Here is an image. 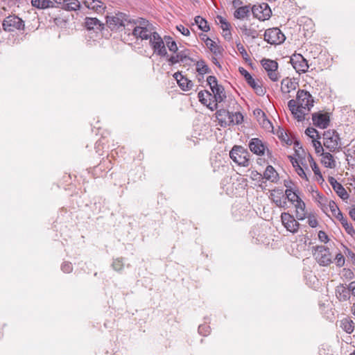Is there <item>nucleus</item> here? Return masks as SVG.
I'll list each match as a JSON object with an SVG mask.
<instances>
[{"label":"nucleus","instance_id":"60","mask_svg":"<svg viewBox=\"0 0 355 355\" xmlns=\"http://www.w3.org/2000/svg\"><path fill=\"white\" fill-rule=\"evenodd\" d=\"M316 193V200L320 203L321 206V209L323 210L324 212H326V211L328 209V207L327 205H323L320 200H322L323 196L322 194H320L318 191H315Z\"/></svg>","mask_w":355,"mask_h":355},{"label":"nucleus","instance_id":"24","mask_svg":"<svg viewBox=\"0 0 355 355\" xmlns=\"http://www.w3.org/2000/svg\"><path fill=\"white\" fill-rule=\"evenodd\" d=\"M294 206L296 209L297 219L299 220H304L306 217V205L304 202L300 198L294 204Z\"/></svg>","mask_w":355,"mask_h":355},{"label":"nucleus","instance_id":"44","mask_svg":"<svg viewBox=\"0 0 355 355\" xmlns=\"http://www.w3.org/2000/svg\"><path fill=\"white\" fill-rule=\"evenodd\" d=\"M217 114L218 116H220L221 118L220 121H221V125L223 126V123H225V121H226V119L229 120L231 112H229L228 110L223 109V110H220L217 111Z\"/></svg>","mask_w":355,"mask_h":355},{"label":"nucleus","instance_id":"21","mask_svg":"<svg viewBox=\"0 0 355 355\" xmlns=\"http://www.w3.org/2000/svg\"><path fill=\"white\" fill-rule=\"evenodd\" d=\"M336 296L340 302H345L350 298L349 284L345 287L344 284H340L335 289Z\"/></svg>","mask_w":355,"mask_h":355},{"label":"nucleus","instance_id":"61","mask_svg":"<svg viewBox=\"0 0 355 355\" xmlns=\"http://www.w3.org/2000/svg\"><path fill=\"white\" fill-rule=\"evenodd\" d=\"M318 239L320 241L324 242L325 243L329 241L328 236L324 231L322 230H320L318 232Z\"/></svg>","mask_w":355,"mask_h":355},{"label":"nucleus","instance_id":"10","mask_svg":"<svg viewBox=\"0 0 355 355\" xmlns=\"http://www.w3.org/2000/svg\"><path fill=\"white\" fill-rule=\"evenodd\" d=\"M315 252L313 254L317 262L323 266L329 265L332 261L330 257V252L328 248L323 245L315 247Z\"/></svg>","mask_w":355,"mask_h":355},{"label":"nucleus","instance_id":"13","mask_svg":"<svg viewBox=\"0 0 355 355\" xmlns=\"http://www.w3.org/2000/svg\"><path fill=\"white\" fill-rule=\"evenodd\" d=\"M249 148L254 154L257 155H264L265 150H267V155L268 157L271 156V151L267 148L263 141L259 138H252L250 139L249 142Z\"/></svg>","mask_w":355,"mask_h":355},{"label":"nucleus","instance_id":"28","mask_svg":"<svg viewBox=\"0 0 355 355\" xmlns=\"http://www.w3.org/2000/svg\"><path fill=\"white\" fill-rule=\"evenodd\" d=\"M196 71L199 73V75H202V79L204 78L203 77L204 74L211 73V69L208 67V65L206 64V62L203 60H200L197 61L196 63Z\"/></svg>","mask_w":355,"mask_h":355},{"label":"nucleus","instance_id":"23","mask_svg":"<svg viewBox=\"0 0 355 355\" xmlns=\"http://www.w3.org/2000/svg\"><path fill=\"white\" fill-rule=\"evenodd\" d=\"M263 178L271 182H277L279 175L273 166L268 165L263 173Z\"/></svg>","mask_w":355,"mask_h":355},{"label":"nucleus","instance_id":"33","mask_svg":"<svg viewBox=\"0 0 355 355\" xmlns=\"http://www.w3.org/2000/svg\"><path fill=\"white\" fill-rule=\"evenodd\" d=\"M239 29L246 37H250L252 39H255L259 36V33L254 28H248L246 24L239 26Z\"/></svg>","mask_w":355,"mask_h":355},{"label":"nucleus","instance_id":"40","mask_svg":"<svg viewBox=\"0 0 355 355\" xmlns=\"http://www.w3.org/2000/svg\"><path fill=\"white\" fill-rule=\"evenodd\" d=\"M334 190L336 194L343 200H347L349 197V193L341 184H340V185H338L336 188H334Z\"/></svg>","mask_w":355,"mask_h":355},{"label":"nucleus","instance_id":"62","mask_svg":"<svg viewBox=\"0 0 355 355\" xmlns=\"http://www.w3.org/2000/svg\"><path fill=\"white\" fill-rule=\"evenodd\" d=\"M177 29L178 31H179L182 35H185V36H189L190 35V31L189 30L184 27L183 25H179V26H177Z\"/></svg>","mask_w":355,"mask_h":355},{"label":"nucleus","instance_id":"57","mask_svg":"<svg viewBox=\"0 0 355 355\" xmlns=\"http://www.w3.org/2000/svg\"><path fill=\"white\" fill-rule=\"evenodd\" d=\"M253 114L259 122H261V118H264L266 115L265 112L259 108L255 109L253 111Z\"/></svg>","mask_w":355,"mask_h":355},{"label":"nucleus","instance_id":"11","mask_svg":"<svg viewBox=\"0 0 355 355\" xmlns=\"http://www.w3.org/2000/svg\"><path fill=\"white\" fill-rule=\"evenodd\" d=\"M290 62L295 69L296 72L299 73H305L308 71V61L301 54H293L291 57Z\"/></svg>","mask_w":355,"mask_h":355},{"label":"nucleus","instance_id":"16","mask_svg":"<svg viewBox=\"0 0 355 355\" xmlns=\"http://www.w3.org/2000/svg\"><path fill=\"white\" fill-rule=\"evenodd\" d=\"M83 3L87 8L98 14H103L106 9L105 3L100 0H83Z\"/></svg>","mask_w":355,"mask_h":355},{"label":"nucleus","instance_id":"15","mask_svg":"<svg viewBox=\"0 0 355 355\" xmlns=\"http://www.w3.org/2000/svg\"><path fill=\"white\" fill-rule=\"evenodd\" d=\"M312 121L314 125L324 129L329 125L330 117L328 112H315L312 114Z\"/></svg>","mask_w":355,"mask_h":355},{"label":"nucleus","instance_id":"59","mask_svg":"<svg viewBox=\"0 0 355 355\" xmlns=\"http://www.w3.org/2000/svg\"><path fill=\"white\" fill-rule=\"evenodd\" d=\"M166 46L168 48L170 51H171L173 53L178 52V48L177 44L175 41L167 42Z\"/></svg>","mask_w":355,"mask_h":355},{"label":"nucleus","instance_id":"50","mask_svg":"<svg viewBox=\"0 0 355 355\" xmlns=\"http://www.w3.org/2000/svg\"><path fill=\"white\" fill-rule=\"evenodd\" d=\"M210 47L209 50L212 53L215 55H222L223 52V49L222 46L217 45L216 43Z\"/></svg>","mask_w":355,"mask_h":355},{"label":"nucleus","instance_id":"64","mask_svg":"<svg viewBox=\"0 0 355 355\" xmlns=\"http://www.w3.org/2000/svg\"><path fill=\"white\" fill-rule=\"evenodd\" d=\"M308 224L311 227H315L318 225V220L314 216L308 217Z\"/></svg>","mask_w":355,"mask_h":355},{"label":"nucleus","instance_id":"19","mask_svg":"<svg viewBox=\"0 0 355 355\" xmlns=\"http://www.w3.org/2000/svg\"><path fill=\"white\" fill-rule=\"evenodd\" d=\"M155 31H153V27H135L132 35L136 38L141 40H149L153 37Z\"/></svg>","mask_w":355,"mask_h":355},{"label":"nucleus","instance_id":"1","mask_svg":"<svg viewBox=\"0 0 355 355\" xmlns=\"http://www.w3.org/2000/svg\"><path fill=\"white\" fill-rule=\"evenodd\" d=\"M313 98L309 92L299 89L297 92L296 100H290L288 102V107L294 118L298 121H302L305 119V115L313 106Z\"/></svg>","mask_w":355,"mask_h":355},{"label":"nucleus","instance_id":"8","mask_svg":"<svg viewBox=\"0 0 355 355\" xmlns=\"http://www.w3.org/2000/svg\"><path fill=\"white\" fill-rule=\"evenodd\" d=\"M251 12L253 15V17L260 21L268 19L272 15L270 8L266 3H262L259 5H254L251 8Z\"/></svg>","mask_w":355,"mask_h":355},{"label":"nucleus","instance_id":"63","mask_svg":"<svg viewBox=\"0 0 355 355\" xmlns=\"http://www.w3.org/2000/svg\"><path fill=\"white\" fill-rule=\"evenodd\" d=\"M202 40L205 42V44L208 46L209 49H210V47H211L212 46H214V44L216 43L206 35H203Z\"/></svg>","mask_w":355,"mask_h":355},{"label":"nucleus","instance_id":"9","mask_svg":"<svg viewBox=\"0 0 355 355\" xmlns=\"http://www.w3.org/2000/svg\"><path fill=\"white\" fill-rule=\"evenodd\" d=\"M261 63L272 81L276 82L279 79L280 76L277 71L278 63L276 61L263 58Z\"/></svg>","mask_w":355,"mask_h":355},{"label":"nucleus","instance_id":"27","mask_svg":"<svg viewBox=\"0 0 355 355\" xmlns=\"http://www.w3.org/2000/svg\"><path fill=\"white\" fill-rule=\"evenodd\" d=\"M250 11L251 8L250 5L241 6L235 10L234 16L236 19H243L250 15Z\"/></svg>","mask_w":355,"mask_h":355},{"label":"nucleus","instance_id":"41","mask_svg":"<svg viewBox=\"0 0 355 355\" xmlns=\"http://www.w3.org/2000/svg\"><path fill=\"white\" fill-rule=\"evenodd\" d=\"M236 48L238 51H239L240 54L241 55L242 58L246 62H251V59L250 56L248 55L246 50L245 49L243 44L239 41L236 42Z\"/></svg>","mask_w":355,"mask_h":355},{"label":"nucleus","instance_id":"3","mask_svg":"<svg viewBox=\"0 0 355 355\" xmlns=\"http://www.w3.org/2000/svg\"><path fill=\"white\" fill-rule=\"evenodd\" d=\"M323 145L331 152H334L341 147L340 139L335 130H328L323 133Z\"/></svg>","mask_w":355,"mask_h":355},{"label":"nucleus","instance_id":"26","mask_svg":"<svg viewBox=\"0 0 355 355\" xmlns=\"http://www.w3.org/2000/svg\"><path fill=\"white\" fill-rule=\"evenodd\" d=\"M322 156V163L327 168H334L336 167V161L334 159L333 155L329 153H322L321 154Z\"/></svg>","mask_w":355,"mask_h":355},{"label":"nucleus","instance_id":"35","mask_svg":"<svg viewBox=\"0 0 355 355\" xmlns=\"http://www.w3.org/2000/svg\"><path fill=\"white\" fill-rule=\"evenodd\" d=\"M285 198L291 202L292 204H295L298 200L300 199L297 191H293L292 189H286L285 191Z\"/></svg>","mask_w":355,"mask_h":355},{"label":"nucleus","instance_id":"7","mask_svg":"<svg viewBox=\"0 0 355 355\" xmlns=\"http://www.w3.org/2000/svg\"><path fill=\"white\" fill-rule=\"evenodd\" d=\"M264 40L270 44H278L283 43L286 37L279 28H272L265 31Z\"/></svg>","mask_w":355,"mask_h":355},{"label":"nucleus","instance_id":"32","mask_svg":"<svg viewBox=\"0 0 355 355\" xmlns=\"http://www.w3.org/2000/svg\"><path fill=\"white\" fill-rule=\"evenodd\" d=\"M354 322L349 318H344L340 321V327L347 334H352L354 329Z\"/></svg>","mask_w":355,"mask_h":355},{"label":"nucleus","instance_id":"20","mask_svg":"<svg viewBox=\"0 0 355 355\" xmlns=\"http://www.w3.org/2000/svg\"><path fill=\"white\" fill-rule=\"evenodd\" d=\"M85 26L89 31H102L105 24L96 17H86L85 19Z\"/></svg>","mask_w":355,"mask_h":355},{"label":"nucleus","instance_id":"6","mask_svg":"<svg viewBox=\"0 0 355 355\" xmlns=\"http://www.w3.org/2000/svg\"><path fill=\"white\" fill-rule=\"evenodd\" d=\"M152 36L153 37H150L149 43L154 53L162 57H167L168 53L164 44V40L157 32H154Z\"/></svg>","mask_w":355,"mask_h":355},{"label":"nucleus","instance_id":"56","mask_svg":"<svg viewBox=\"0 0 355 355\" xmlns=\"http://www.w3.org/2000/svg\"><path fill=\"white\" fill-rule=\"evenodd\" d=\"M336 266L342 267L345 265V257L342 253H338L335 258Z\"/></svg>","mask_w":355,"mask_h":355},{"label":"nucleus","instance_id":"45","mask_svg":"<svg viewBox=\"0 0 355 355\" xmlns=\"http://www.w3.org/2000/svg\"><path fill=\"white\" fill-rule=\"evenodd\" d=\"M343 253L349 259L352 263L355 266V253L349 248H348L345 245H343Z\"/></svg>","mask_w":355,"mask_h":355},{"label":"nucleus","instance_id":"18","mask_svg":"<svg viewBox=\"0 0 355 355\" xmlns=\"http://www.w3.org/2000/svg\"><path fill=\"white\" fill-rule=\"evenodd\" d=\"M211 90L214 94V101L216 102L214 107H209V109L213 111L217 109L218 103H221L225 101L226 98V94L224 87L221 85L214 87V88L211 89Z\"/></svg>","mask_w":355,"mask_h":355},{"label":"nucleus","instance_id":"49","mask_svg":"<svg viewBox=\"0 0 355 355\" xmlns=\"http://www.w3.org/2000/svg\"><path fill=\"white\" fill-rule=\"evenodd\" d=\"M313 145L315 148V153L320 154L321 155V154L324 153V149L320 141L318 139L313 140Z\"/></svg>","mask_w":355,"mask_h":355},{"label":"nucleus","instance_id":"55","mask_svg":"<svg viewBox=\"0 0 355 355\" xmlns=\"http://www.w3.org/2000/svg\"><path fill=\"white\" fill-rule=\"evenodd\" d=\"M61 270L64 272H66V273L71 272L72 271V270H73V266H72L71 263H70L69 261L63 262L62 266H61Z\"/></svg>","mask_w":355,"mask_h":355},{"label":"nucleus","instance_id":"5","mask_svg":"<svg viewBox=\"0 0 355 355\" xmlns=\"http://www.w3.org/2000/svg\"><path fill=\"white\" fill-rule=\"evenodd\" d=\"M24 21L16 15H9L2 23L3 28L6 32L24 30Z\"/></svg>","mask_w":355,"mask_h":355},{"label":"nucleus","instance_id":"2","mask_svg":"<svg viewBox=\"0 0 355 355\" xmlns=\"http://www.w3.org/2000/svg\"><path fill=\"white\" fill-rule=\"evenodd\" d=\"M250 153L241 146H234L230 152V158L238 165L248 166L250 164Z\"/></svg>","mask_w":355,"mask_h":355},{"label":"nucleus","instance_id":"12","mask_svg":"<svg viewBox=\"0 0 355 355\" xmlns=\"http://www.w3.org/2000/svg\"><path fill=\"white\" fill-rule=\"evenodd\" d=\"M281 220L286 230L293 234L298 231L300 223L293 215L287 212H283L281 214Z\"/></svg>","mask_w":355,"mask_h":355},{"label":"nucleus","instance_id":"46","mask_svg":"<svg viewBox=\"0 0 355 355\" xmlns=\"http://www.w3.org/2000/svg\"><path fill=\"white\" fill-rule=\"evenodd\" d=\"M305 134L309 136V137L312 138L313 140L315 139V135L314 134H315V136H316V139H320V135L319 134V132L317 131L316 129H315L314 128H307L305 130Z\"/></svg>","mask_w":355,"mask_h":355},{"label":"nucleus","instance_id":"38","mask_svg":"<svg viewBox=\"0 0 355 355\" xmlns=\"http://www.w3.org/2000/svg\"><path fill=\"white\" fill-rule=\"evenodd\" d=\"M137 21H135V19H131L130 15H128V20L125 21L124 26L122 28L125 30V33L130 35V32L132 31V33H134V28L136 27Z\"/></svg>","mask_w":355,"mask_h":355},{"label":"nucleus","instance_id":"14","mask_svg":"<svg viewBox=\"0 0 355 355\" xmlns=\"http://www.w3.org/2000/svg\"><path fill=\"white\" fill-rule=\"evenodd\" d=\"M240 73L244 76L247 83L254 90L255 93L259 96H263L266 93V90L261 85L253 78L250 73L243 67H239Z\"/></svg>","mask_w":355,"mask_h":355},{"label":"nucleus","instance_id":"36","mask_svg":"<svg viewBox=\"0 0 355 355\" xmlns=\"http://www.w3.org/2000/svg\"><path fill=\"white\" fill-rule=\"evenodd\" d=\"M308 160L309 162L312 170L314 172V174L317 176L318 180H323V178L322 173H320V168L316 162L314 161L313 157L310 154H309Z\"/></svg>","mask_w":355,"mask_h":355},{"label":"nucleus","instance_id":"42","mask_svg":"<svg viewBox=\"0 0 355 355\" xmlns=\"http://www.w3.org/2000/svg\"><path fill=\"white\" fill-rule=\"evenodd\" d=\"M173 77L177 80L180 87L183 90V88H185L187 78L182 76V73L179 71L175 73Z\"/></svg>","mask_w":355,"mask_h":355},{"label":"nucleus","instance_id":"39","mask_svg":"<svg viewBox=\"0 0 355 355\" xmlns=\"http://www.w3.org/2000/svg\"><path fill=\"white\" fill-rule=\"evenodd\" d=\"M207 95L208 97H211L212 94L207 90L200 91L198 94V98L199 101L204 105L207 106L209 108V104L208 103V100L205 97V95Z\"/></svg>","mask_w":355,"mask_h":355},{"label":"nucleus","instance_id":"48","mask_svg":"<svg viewBox=\"0 0 355 355\" xmlns=\"http://www.w3.org/2000/svg\"><path fill=\"white\" fill-rule=\"evenodd\" d=\"M135 21H137L136 27H153V25L144 18L135 19Z\"/></svg>","mask_w":355,"mask_h":355},{"label":"nucleus","instance_id":"22","mask_svg":"<svg viewBox=\"0 0 355 355\" xmlns=\"http://www.w3.org/2000/svg\"><path fill=\"white\" fill-rule=\"evenodd\" d=\"M274 192H277V194L275 195L274 193H270V197L272 202L279 207L286 209L288 207L287 201L285 198V195H284L282 190L273 191Z\"/></svg>","mask_w":355,"mask_h":355},{"label":"nucleus","instance_id":"25","mask_svg":"<svg viewBox=\"0 0 355 355\" xmlns=\"http://www.w3.org/2000/svg\"><path fill=\"white\" fill-rule=\"evenodd\" d=\"M243 121V116L240 112H231L229 120L225 121V125H239Z\"/></svg>","mask_w":355,"mask_h":355},{"label":"nucleus","instance_id":"51","mask_svg":"<svg viewBox=\"0 0 355 355\" xmlns=\"http://www.w3.org/2000/svg\"><path fill=\"white\" fill-rule=\"evenodd\" d=\"M207 85L210 87V89L214 87L218 86L217 78L214 76H209L207 78Z\"/></svg>","mask_w":355,"mask_h":355},{"label":"nucleus","instance_id":"4","mask_svg":"<svg viewBox=\"0 0 355 355\" xmlns=\"http://www.w3.org/2000/svg\"><path fill=\"white\" fill-rule=\"evenodd\" d=\"M126 13L122 12H115L114 15L106 16V25L112 31H117L124 26V23L128 20Z\"/></svg>","mask_w":355,"mask_h":355},{"label":"nucleus","instance_id":"47","mask_svg":"<svg viewBox=\"0 0 355 355\" xmlns=\"http://www.w3.org/2000/svg\"><path fill=\"white\" fill-rule=\"evenodd\" d=\"M112 266L113 269L117 272L122 270L123 268V262L122 259H116L113 261Z\"/></svg>","mask_w":355,"mask_h":355},{"label":"nucleus","instance_id":"53","mask_svg":"<svg viewBox=\"0 0 355 355\" xmlns=\"http://www.w3.org/2000/svg\"><path fill=\"white\" fill-rule=\"evenodd\" d=\"M217 19L219 23L221 24V28L223 31H227L228 28H230V24L227 21V20L223 17L222 16H218Z\"/></svg>","mask_w":355,"mask_h":355},{"label":"nucleus","instance_id":"17","mask_svg":"<svg viewBox=\"0 0 355 355\" xmlns=\"http://www.w3.org/2000/svg\"><path fill=\"white\" fill-rule=\"evenodd\" d=\"M297 86L298 83L293 81L291 78H284L281 82V92H282L284 98H290L291 96L289 95V93L291 91L295 90Z\"/></svg>","mask_w":355,"mask_h":355},{"label":"nucleus","instance_id":"30","mask_svg":"<svg viewBox=\"0 0 355 355\" xmlns=\"http://www.w3.org/2000/svg\"><path fill=\"white\" fill-rule=\"evenodd\" d=\"M81 5L78 0H67L62 6V9L73 11L80 9Z\"/></svg>","mask_w":355,"mask_h":355},{"label":"nucleus","instance_id":"37","mask_svg":"<svg viewBox=\"0 0 355 355\" xmlns=\"http://www.w3.org/2000/svg\"><path fill=\"white\" fill-rule=\"evenodd\" d=\"M195 23L198 25L199 29L204 32H208L210 28L207 20L200 16H196L194 19Z\"/></svg>","mask_w":355,"mask_h":355},{"label":"nucleus","instance_id":"52","mask_svg":"<svg viewBox=\"0 0 355 355\" xmlns=\"http://www.w3.org/2000/svg\"><path fill=\"white\" fill-rule=\"evenodd\" d=\"M198 333L202 336H207L210 332V327L207 324H200L198 327Z\"/></svg>","mask_w":355,"mask_h":355},{"label":"nucleus","instance_id":"31","mask_svg":"<svg viewBox=\"0 0 355 355\" xmlns=\"http://www.w3.org/2000/svg\"><path fill=\"white\" fill-rule=\"evenodd\" d=\"M31 3L33 7L40 9L53 7V2L51 0H32Z\"/></svg>","mask_w":355,"mask_h":355},{"label":"nucleus","instance_id":"54","mask_svg":"<svg viewBox=\"0 0 355 355\" xmlns=\"http://www.w3.org/2000/svg\"><path fill=\"white\" fill-rule=\"evenodd\" d=\"M293 144H294L295 146V155L298 157V158H302L300 154V150H302L303 153L304 150L302 149V146H301L300 141L297 139H295V141H293Z\"/></svg>","mask_w":355,"mask_h":355},{"label":"nucleus","instance_id":"43","mask_svg":"<svg viewBox=\"0 0 355 355\" xmlns=\"http://www.w3.org/2000/svg\"><path fill=\"white\" fill-rule=\"evenodd\" d=\"M341 225L348 234L352 237H355V230L353 227L352 223H348L347 219L342 221Z\"/></svg>","mask_w":355,"mask_h":355},{"label":"nucleus","instance_id":"29","mask_svg":"<svg viewBox=\"0 0 355 355\" xmlns=\"http://www.w3.org/2000/svg\"><path fill=\"white\" fill-rule=\"evenodd\" d=\"M187 59H189L187 54L185 51H180L177 53L176 55H172L168 59V61L170 63V65H174L175 64L179 62H184Z\"/></svg>","mask_w":355,"mask_h":355},{"label":"nucleus","instance_id":"58","mask_svg":"<svg viewBox=\"0 0 355 355\" xmlns=\"http://www.w3.org/2000/svg\"><path fill=\"white\" fill-rule=\"evenodd\" d=\"M328 207H329V209H330L332 215H335L336 214V212L340 210L338 205L334 200L329 201Z\"/></svg>","mask_w":355,"mask_h":355},{"label":"nucleus","instance_id":"34","mask_svg":"<svg viewBox=\"0 0 355 355\" xmlns=\"http://www.w3.org/2000/svg\"><path fill=\"white\" fill-rule=\"evenodd\" d=\"M288 158L290 159L293 166L295 168L297 174L302 178H306V173L303 169V168L299 164L297 160L293 157L292 155H288Z\"/></svg>","mask_w":355,"mask_h":355}]
</instances>
